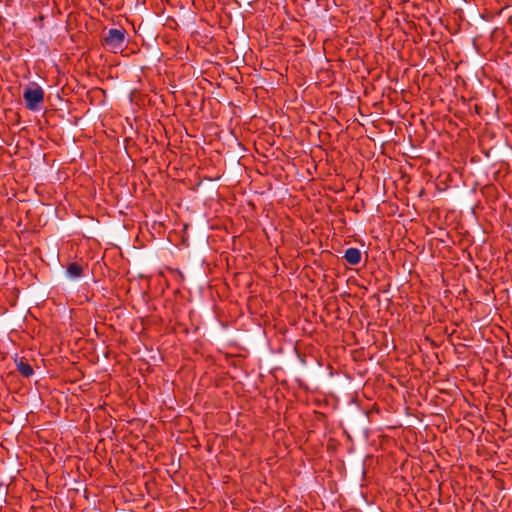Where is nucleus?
I'll list each match as a JSON object with an SVG mask.
<instances>
[{"label":"nucleus","mask_w":512,"mask_h":512,"mask_svg":"<svg viewBox=\"0 0 512 512\" xmlns=\"http://www.w3.org/2000/svg\"><path fill=\"white\" fill-rule=\"evenodd\" d=\"M343 258L350 265H358L361 261V251L358 248H348L344 252Z\"/></svg>","instance_id":"nucleus-3"},{"label":"nucleus","mask_w":512,"mask_h":512,"mask_svg":"<svg viewBox=\"0 0 512 512\" xmlns=\"http://www.w3.org/2000/svg\"><path fill=\"white\" fill-rule=\"evenodd\" d=\"M66 273L70 278H79L83 274V267L78 262H71L67 266Z\"/></svg>","instance_id":"nucleus-5"},{"label":"nucleus","mask_w":512,"mask_h":512,"mask_svg":"<svg viewBox=\"0 0 512 512\" xmlns=\"http://www.w3.org/2000/svg\"><path fill=\"white\" fill-rule=\"evenodd\" d=\"M127 32L124 28H111L103 36L102 45L110 52L118 53L126 43Z\"/></svg>","instance_id":"nucleus-1"},{"label":"nucleus","mask_w":512,"mask_h":512,"mask_svg":"<svg viewBox=\"0 0 512 512\" xmlns=\"http://www.w3.org/2000/svg\"><path fill=\"white\" fill-rule=\"evenodd\" d=\"M23 98L29 110H38L40 104L44 101V90L37 83H32L24 90Z\"/></svg>","instance_id":"nucleus-2"},{"label":"nucleus","mask_w":512,"mask_h":512,"mask_svg":"<svg viewBox=\"0 0 512 512\" xmlns=\"http://www.w3.org/2000/svg\"><path fill=\"white\" fill-rule=\"evenodd\" d=\"M18 372L26 378L31 377L34 374L33 367L24 359H15Z\"/></svg>","instance_id":"nucleus-4"}]
</instances>
